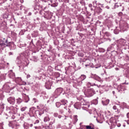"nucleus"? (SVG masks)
Masks as SVG:
<instances>
[{
	"mask_svg": "<svg viewBox=\"0 0 129 129\" xmlns=\"http://www.w3.org/2000/svg\"><path fill=\"white\" fill-rule=\"evenodd\" d=\"M88 85L90 86H95V90L93 88H87L84 91V94L87 97H91L95 94V91L97 92H98V90L101 85H99V86L95 84V83H91L90 82L88 83Z\"/></svg>",
	"mask_w": 129,
	"mask_h": 129,
	"instance_id": "f257e3e1",
	"label": "nucleus"
},
{
	"mask_svg": "<svg viewBox=\"0 0 129 129\" xmlns=\"http://www.w3.org/2000/svg\"><path fill=\"white\" fill-rule=\"evenodd\" d=\"M118 48L120 49V48H123L124 50H126L127 48H128V45H127V43H126V40L124 39H120L117 41V45Z\"/></svg>",
	"mask_w": 129,
	"mask_h": 129,
	"instance_id": "f03ea898",
	"label": "nucleus"
},
{
	"mask_svg": "<svg viewBox=\"0 0 129 129\" xmlns=\"http://www.w3.org/2000/svg\"><path fill=\"white\" fill-rule=\"evenodd\" d=\"M124 84L128 85V83L125 82L117 86V90L118 91V92H119V93H125L126 89L125 88V86H124Z\"/></svg>",
	"mask_w": 129,
	"mask_h": 129,
	"instance_id": "7ed1b4c3",
	"label": "nucleus"
},
{
	"mask_svg": "<svg viewBox=\"0 0 129 129\" xmlns=\"http://www.w3.org/2000/svg\"><path fill=\"white\" fill-rule=\"evenodd\" d=\"M15 87H16V85H15V84L8 82L3 86V89L4 90H12V89H14Z\"/></svg>",
	"mask_w": 129,
	"mask_h": 129,
	"instance_id": "20e7f679",
	"label": "nucleus"
},
{
	"mask_svg": "<svg viewBox=\"0 0 129 129\" xmlns=\"http://www.w3.org/2000/svg\"><path fill=\"white\" fill-rule=\"evenodd\" d=\"M109 125H111V128H114L115 126H116V124H117V122L116 121V119L114 117H111L109 120Z\"/></svg>",
	"mask_w": 129,
	"mask_h": 129,
	"instance_id": "39448f33",
	"label": "nucleus"
},
{
	"mask_svg": "<svg viewBox=\"0 0 129 129\" xmlns=\"http://www.w3.org/2000/svg\"><path fill=\"white\" fill-rule=\"evenodd\" d=\"M9 46H10V43L7 39L5 40V41L0 40V49H4V48L9 47Z\"/></svg>",
	"mask_w": 129,
	"mask_h": 129,
	"instance_id": "423d86ee",
	"label": "nucleus"
},
{
	"mask_svg": "<svg viewBox=\"0 0 129 129\" xmlns=\"http://www.w3.org/2000/svg\"><path fill=\"white\" fill-rule=\"evenodd\" d=\"M9 125L12 128L19 129V127H20V124H18L16 121L10 122Z\"/></svg>",
	"mask_w": 129,
	"mask_h": 129,
	"instance_id": "0eeeda50",
	"label": "nucleus"
},
{
	"mask_svg": "<svg viewBox=\"0 0 129 129\" xmlns=\"http://www.w3.org/2000/svg\"><path fill=\"white\" fill-rule=\"evenodd\" d=\"M120 31L122 32H125L127 31L128 29V25L126 22H124L122 24H120Z\"/></svg>",
	"mask_w": 129,
	"mask_h": 129,
	"instance_id": "6e6552de",
	"label": "nucleus"
},
{
	"mask_svg": "<svg viewBox=\"0 0 129 129\" xmlns=\"http://www.w3.org/2000/svg\"><path fill=\"white\" fill-rule=\"evenodd\" d=\"M63 92V88H58L56 89L54 92V97L55 98H57L61 93Z\"/></svg>",
	"mask_w": 129,
	"mask_h": 129,
	"instance_id": "1a4fd4ad",
	"label": "nucleus"
},
{
	"mask_svg": "<svg viewBox=\"0 0 129 129\" xmlns=\"http://www.w3.org/2000/svg\"><path fill=\"white\" fill-rule=\"evenodd\" d=\"M85 79H86V76L85 75H82L77 81L78 85H82V81L85 80Z\"/></svg>",
	"mask_w": 129,
	"mask_h": 129,
	"instance_id": "9d476101",
	"label": "nucleus"
},
{
	"mask_svg": "<svg viewBox=\"0 0 129 129\" xmlns=\"http://www.w3.org/2000/svg\"><path fill=\"white\" fill-rule=\"evenodd\" d=\"M36 112V108L33 107L30 108L28 114L31 117L35 116V113Z\"/></svg>",
	"mask_w": 129,
	"mask_h": 129,
	"instance_id": "9b49d317",
	"label": "nucleus"
},
{
	"mask_svg": "<svg viewBox=\"0 0 129 129\" xmlns=\"http://www.w3.org/2000/svg\"><path fill=\"white\" fill-rule=\"evenodd\" d=\"M52 13L50 12H45L44 13V17L45 19H47V20H50V19H52Z\"/></svg>",
	"mask_w": 129,
	"mask_h": 129,
	"instance_id": "f8f14e48",
	"label": "nucleus"
},
{
	"mask_svg": "<svg viewBox=\"0 0 129 129\" xmlns=\"http://www.w3.org/2000/svg\"><path fill=\"white\" fill-rule=\"evenodd\" d=\"M9 113H12L13 114H16L17 112H18V110L16 109V107H14L13 106H11L9 108Z\"/></svg>",
	"mask_w": 129,
	"mask_h": 129,
	"instance_id": "ddd939ff",
	"label": "nucleus"
},
{
	"mask_svg": "<svg viewBox=\"0 0 129 129\" xmlns=\"http://www.w3.org/2000/svg\"><path fill=\"white\" fill-rule=\"evenodd\" d=\"M96 120L99 123H102L104 121V117H103V115H101L97 117Z\"/></svg>",
	"mask_w": 129,
	"mask_h": 129,
	"instance_id": "4468645a",
	"label": "nucleus"
},
{
	"mask_svg": "<svg viewBox=\"0 0 129 129\" xmlns=\"http://www.w3.org/2000/svg\"><path fill=\"white\" fill-rule=\"evenodd\" d=\"M91 77L97 81H99L100 82L101 81V78H100L99 76L96 75V74H91Z\"/></svg>",
	"mask_w": 129,
	"mask_h": 129,
	"instance_id": "2eb2a0df",
	"label": "nucleus"
},
{
	"mask_svg": "<svg viewBox=\"0 0 129 129\" xmlns=\"http://www.w3.org/2000/svg\"><path fill=\"white\" fill-rule=\"evenodd\" d=\"M52 86V81H48L45 83V88L46 89H51Z\"/></svg>",
	"mask_w": 129,
	"mask_h": 129,
	"instance_id": "dca6fc26",
	"label": "nucleus"
},
{
	"mask_svg": "<svg viewBox=\"0 0 129 129\" xmlns=\"http://www.w3.org/2000/svg\"><path fill=\"white\" fill-rule=\"evenodd\" d=\"M8 101L9 103L10 104H12V105H14L15 104V97H10L8 98Z\"/></svg>",
	"mask_w": 129,
	"mask_h": 129,
	"instance_id": "f3484780",
	"label": "nucleus"
},
{
	"mask_svg": "<svg viewBox=\"0 0 129 129\" xmlns=\"http://www.w3.org/2000/svg\"><path fill=\"white\" fill-rule=\"evenodd\" d=\"M60 101L62 103V106H64L63 108L66 109V108H67V104L68 103V101L65 99H62Z\"/></svg>",
	"mask_w": 129,
	"mask_h": 129,
	"instance_id": "a211bd4d",
	"label": "nucleus"
},
{
	"mask_svg": "<svg viewBox=\"0 0 129 129\" xmlns=\"http://www.w3.org/2000/svg\"><path fill=\"white\" fill-rule=\"evenodd\" d=\"M81 105H82V104L79 102H78L74 105V106L75 108H76L77 109H80Z\"/></svg>",
	"mask_w": 129,
	"mask_h": 129,
	"instance_id": "6ab92c4d",
	"label": "nucleus"
},
{
	"mask_svg": "<svg viewBox=\"0 0 129 129\" xmlns=\"http://www.w3.org/2000/svg\"><path fill=\"white\" fill-rule=\"evenodd\" d=\"M43 113H44V110H41V111L35 110V114L36 115H39V116H41V115H42Z\"/></svg>",
	"mask_w": 129,
	"mask_h": 129,
	"instance_id": "aec40b11",
	"label": "nucleus"
},
{
	"mask_svg": "<svg viewBox=\"0 0 129 129\" xmlns=\"http://www.w3.org/2000/svg\"><path fill=\"white\" fill-rule=\"evenodd\" d=\"M15 82L17 84H19V85H23V84L21 83L22 82V79H21V78H16L15 79Z\"/></svg>",
	"mask_w": 129,
	"mask_h": 129,
	"instance_id": "412c9836",
	"label": "nucleus"
},
{
	"mask_svg": "<svg viewBox=\"0 0 129 129\" xmlns=\"http://www.w3.org/2000/svg\"><path fill=\"white\" fill-rule=\"evenodd\" d=\"M9 76L10 78H12V79H15V78H16L15 74L14 73V72H13V71H10L9 72Z\"/></svg>",
	"mask_w": 129,
	"mask_h": 129,
	"instance_id": "4be33fe9",
	"label": "nucleus"
},
{
	"mask_svg": "<svg viewBox=\"0 0 129 129\" xmlns=\"http://www.w3.org/2000/svg\"><path fill=\"white\" fill-rule=\"evenodd\" d=\"M23 98L25 100V102H29V100H30V98H29V96H27L26 94H23Z\"/></svg>",
	"mask_w": 129,
	"mask_h": 129,
	"instance_id": "5701e85b",
	"label": "nucleus"
},
{
	"mask_svg": "<svg viewBox=\"0 0 129 129\" xmlns=\"http://www.w3.org/2000/svg\"><path fill=\"white\" fill-rule=\"evenodd\" d=\"M5 97V95H4V91L2 90H0V100H3Z\"/></svg>",
	"mask_w": 129,
	"mask_h": 129,
	"instance_id": "b1692460",
	"label": "nucleus"
},
{
	"mask_svg": "<svg viewBox=\"0 0 129 129\" xmlns=\"http://www.w3.org/2000/svg\"><path fill=\"white\" fill-rule=\"evenodd\" d=\"M102 103L104 105H107V104H108V103H109V100L107 99L105 101H102Z\"/></svg>",
	"mask_w": 129,
	"mask_h": 129,
	"instance_id": "393cba45",
	"label": "nucleus"
},
{
	"mask_svg": "<svg viewBox=\"0 0 129 129\" xmlns=\"http://www.w3.org/2000/svg\"><path fill=\"white\" fill-rule=\"evenodd\" d=\"M23 126L25 129H29V127H30V124L25 123L24 124Z\"/></svg>",
	"mask_w": 129,
	"mask_h": 129,
	"instance_id": "a878e982",
	"label": "nucleus"
},
{
	"mask_svg": "<svg viewBox=\"0 0 129 129\" xmlns=\"http://www.w3.org/2000/svg\"><path fill=\"white\" fill-rule=\"evenodd\" d=\"M4 108H5V105L4 104L0 105V112H3L4 111Z\"/></svg>",
	"mask_w": 129,
	"mask_h": 129,
	"instance_id": "bb28decb",
	"label": "nucleus"
},
{
	"mask_svg": "<svg viewBox=\"0 0 129 129\" xmlns=\"http://www.w3.org/2000/svg\"><path fill=\"white\" fill-rule=\"evenodd\" d=\"M3 19H8L9 18V13H8V12L5 13L3 14Z\"/></svg>",
	"mask_w": 129,
	"mask_h": 129,
	"instance_id": "cd10ccee",
	"label": "nucleus"
},
{
	"mask_svg": "<svg viewBox=\"0 0 129 129\" xmlns=\"http://www.w3.org/2000/svg\"><path fill=\"white\" fill-rule=\"evenodd\" d=\"M22 101L23 100L20 98H19L17 99H16V102L17 104H20L21 103H22Z\"/></svg>",
	"mask_w": 129,
	"mask_h": 129,
	"instance_id": "c85d7f7f",
	"label": "nucleus"
},
{
	"mask_svg": "<svg viewBox=\"0 0 129 129\" xmlns=\"http://www.w3.org/2000/svg\"><path fill=\"white\" fill-rule=\"evenodd\" d=\"M53 116H54V117H58V118H61V117H62L61 115H59L57 113H54L53 114Z\"/></svg>",
	"mask_w": 129,
	"mask_h": 129,
	"instance_id": "c756f323",
	"label": "nucleus"
},
{
	"mask_svg": "<svg viewBox=\"0 0 129 129\" xmlns=\"http://www.w3.org/2000/svg\"><path fill=\"white\" fill-rule=\"evenodd\" d=\"M119 7H121V4L120 3H115V5H114L115 9L119 8Z\"/></svg>",
	"mask_w": 129,
	"mask_h": 129,
	"instance_id": "7c9ffc66",
	"label": "nucleus"
},
{
	"mask_svg": "<svg viewBox=\"0 0 129 129\" xmlns=\"http://www.w3.org/2000/svg\"><path fill=\"white\" fill-rule=\"evenodd\" d=\"M116 29H114V34H116V35H117V34H118L119 33V32H120V30L117 29V27H116Z\"/></svg>",
	"mask_w": 129,
	"mask_h": 129,
	"instance_id": "2f4dec72",
	"label": "nucleus"
},
{
	"mask_svg": "<svg viewBox=\"0 0 129 129\" xmlns=\"http://www.w3.org/2000/svg\"><path fill=\"white\" fill-rule=\"evenodd\" d=\"M113 109L114 110H116V111H115L116 112H118V113L119 112H120L119 110H118V109H117V107H116V106L114 105V106H113Z\"/></svg>",
	"mask_w": 129,
	"mask_h": 129,
	"instance_id": "473e14b6",
	"label": "nucleus"
},
{
	"mask_svg": "<svg viewBox=\"0 0 129 129\" xmlns=\"http://www.w3.org/2000/svg\"><path fill=\"white\" fill-rule=\"evenodd\" d=\"M51 121L50 122V124H53V123H55V118H51Z\"/></svg>",
	"mask_w": 129,
	"mask_h": 129,
	"instance_id": "72a5a7b5",
	"label": "nucleus"
},
{
	"mask_svg": "<svg viewBox=\"0 0 129 129\" xmlns=\"http://www.w3.org/2000/svg\"><path fill=\"white\" fill-rule=\"evenodd\" d=\"M93 103L95 104V105H96L98 103V100L97 99H95L93 101Z\"/></svg>",
	"mask_w": 129,
	"mask_h": 129,
	"instance_id": "f704fd0d",
	"label": "nucleus"
},
{
	"mask_svg": "<svg viewBox=\"0 0 129 129\" xmlns=\"http://www.w3.org/2000/svg\"><path fill=\"white\" fill-rule=\"evenodd\" d=\"M49 120H50V118H49V117L46 116L44 117V121L47 122V121H49Z\"/></svg>",
	"mask_w": 129,
	"mask_h": 129,
	"instance_id": "c9c22d12",
	"label": "nucleus"
},
{
	"mask_svg": "<svg viewBox=\"0 0 129 129\" xmlns=\"http://www.w3.org/2000/svg\"><path fill=\"white\" fill-rule=\"evenodd\" d=\"M55 105H56V107H60V106H61V105H62V104H61V103H60L59 102H57L55 103Z\"/></svg>",
	"mask_w": 129,
	"mask_h": 129,
	"instance_id": "e433bc0d",
	"label": "nucleus"
},
{
	"mask_svg": "<svg viewBox=\"0 0 129 129\" xmlns=\"http://www.w3.org/2000/svg\"><path fill=\"white\" fill-rule=\"evenodd\" d=\"M99 51L101 53H103L104 52H105V49H104L103 48H99Z\"/></svg>",
	"mask_w": 129,
	"mask_h": 129,
	"instance_id": "4c0bfd02",
	"label": "nucleus"
},
{
	"mask_svg": "<svg viewBox=\"0 0 129 129\" xmlns=\"http://www.w3.org/2000/svg\"><path fill=\"white\" fill-rule=\"evenodd\" d=\"M27 108H28V107H23L21 108V111H25L26 110V109H27Z\"/></svg>",
	"mask_w": 129,
	"mask_h": 129,
	"instance_id": "58836bf2",
	"label": "nucleus"
},
{
	"mask_svg": "<svg viewBox=\"0 0 129 129\" xmlns=\"http://www.w3.org/2000/svg\"><path fill=\"white\" fill-rule=\"evenodd\" d=\"M85 126L86 129H94V128L92 127L89 125H86Z\"/></svg>",
	"mask_w": 129,
	"mask_h": 129,
	"instance_id": "ea45409f",
	"label": "nucleus"
},
{
	"mask_svg": "<svg viewBox=\"0 0 129 129\" xmlns=\"http://www.w3.org/2000/svg\"><path fill=\"white\" fill-rule=\"evenodd\" d=\"M124 107H125V108H129V106L126 105V104L125 103H123Z\"/></svg>",
	"mask_w": 129,
	"mask_h": 129,
	"instance_id": "a19ab883",
	"label": "nucleus"
},
{
	"mask_svg": "<svg viewBox=\"0 0 129 129\" xmlns=\"http://www.w3.org/2000/svg\"><path fill=\"white\" fill-rule=\"evenodd\" d=\"M89 126L92 127L93 128H94V125L92 123H90Z\"/></svg>",
	"mask_w": 129,
	"mask_h": 129,
	"instance_id": "79ce46f5",
	"label": "nucleus"
},
{
	"mask_svg": "<svg viewBox=\"0 0 129 129\" xmlns=\"http://www.w3.org/2000/svg\"><path fill=\"white\" fill-rule=\"evenodd\" d=\"M5 2H7V0H0V5L1 4H4Z\"/></svg>",
	"mask_w": 129,
	"mask_h": 129,
	"instance_id": "37998d69",
	"label": "nucleus"
},
{
	"mask_svg": "<svg viewBox=\"0 0 129 129\" xmlns=\"http://www.w3.org/2000/svg\"><path fill=\"white\" fill-rule=\"evenodd\" d=\"M105 35L107 37H109L110 36V33H109V32H106Z\"/></svg>",
	"mask_w": 129,
	"mask_h": 129,
	"instance_id": "c03bdc74",
	"label": "nucleus"
},
{
	"mask_svg": "<svg viewBox=\"0 0 129 129\" xmlns=\"http://www.w3.org/2000/svg\"><path fill=\"white\" fill-rule=\"evenodd\" d=\"M0 129H4V127H3L2 123H0Z\"/></svg>",
	"mask_w": 129,
	"mask_h": 129,
	"instance_id": "a18cd8bd",
	"label": "nucleus"
},
{
	"mask_svg": "<svg viewBox=\"0 0 129 129\" xmlns=\"http://www.w3.org/2000/svg\"><path fill=\"white\" fill-rule=\"evenodd\" d=\"M39 122H40V120H36L35 122H34V124H35V123H39Z\"/></svg>",
	"mask_w": 129,
	"mask_h": 129,
	"instance_id": "49530a36",
	"label": "nucleus"
},
{
	"mask_svg": "<svg viewBox=\"0 0 129 129\" xmlns=\"http://www.w3.org/2000/svg\"><path fill=\"white\" fill-rule=\"evenodd\" d=\"M62 129H68V128L66 126H63Z\"/></svg>",
	"mask_w": 129,
	"mask_h": 129,
	"instance_id": "de8ad7c7",
	"label": "nucleus"
},
{
	"mask_svg": "<svg viewBox=\"0 0 129 129\" xmlns=\"http://www.w3.org/2000/svg\"><path fill=\"white\" fill-rule=\"evenodd\" d=\"M33 101H34V102H35V103L37 102V99L33 98Z\"/></svg>",
	"mask_w": 129,
	"mask_h": 129,
	"instance_id": "09e8293b",
	"label": "nucleus"
},
{
	"mask_svg": "<svg viewBox=\"0 0 129 129\" xmlns=\"http://www.w3.org/2000/svg\"><path fill=\"white\" fill-rule=\"evenodd\" d=\"M116 125H117V126L118 127H120V123H118V124H116Z\"/></svg>",
	"mask_w": 129,
	"mask_h": 129,
	"instance_id": "8fccbe9b",
	"label": "nucleus"
},
{
	"mask_svg": "<svg viewBox=\"0 0 129 129\" xmlns=\"http://www.w3.org/2000/svg\"><path fill=\"white\" fill-rule=\"evenodd\" d=\"M30 77H31V75H27V79H28V78H30Z\"/></svg>",
	"mask_w": 129,
	"mask_h": 129,
	"instance_id": "3c124183",
	"label": "nucleus"
},
{
	"mask_svg": "<svg viewBox=\"0 0 129 129\" xmlns=\"http://www.w3.org/2000/svg\"><path fill=\"white\" fill-rule=\"evenodd\" d=\"M11 55H13V52H10L9 53V56H11Z\"/></svg>",
	"mask_w": 129,
	"mask_h": 129,
	"instance_id": "603ef678",
	"label": "nucleus"
},
{
	"mask_svg": "<svg viewBox=\"0 0 129 129\" xmlns=\"http://www.w3.org/2000/svg\"><path fill=\"white\" fill-rule=\"evenodd\" d=\"M34 78H35V79H37V78L38 79H40V78L39 77H37V76H34Z\"/></svg>",
	"mask_w": 129,
	"mask_h": 129,
	"instance_id": "864d4df0",
	"label": "nucleus"
},
{
	"mask_svg": "<svg viewBox=\"0 0 129 129\" xmlns=\"http://www.w3.org/2000/svg\"><path fill=\"white\" fill-rule=\"evenodd\" d=\"M126 116H127V118H129V113H127Z\"/></svg>",
	"mask_w": 129,
	"mask_h": 129,
	"instance_id": "5fc2aeb1",
	"label": "nucleus"
},
{
	"mask_svg": "<svg viewBox=\"0 0 129 129\" xmlns=\"http://www.w3.org/2000/svg\"><path fill=\"white\" fill-rule=\"evenodd\" d=\"M89 8H91L92 7V4H89Z\"/></svg>",
	"mask_w": 129,
	"mask_h": 129,
	"instance_id": "6e6d98bb",
	"label": "nucleus"
},
{
	"mask_svg": "<svg viewBox=\"0 0 129 129\" xmlns=\"http://www.w3.org/2000/svg\"><path fill=\"white\" fill-rule=\"evenodd\" d=\"M29 126H30V127H32V126H33V124H29Z\"/></svg>",
	"mask_w": 129,
	"mask_h": 129,
	"instance_id": "4d7b16f0",
	"label": "nucleus"
},
{
	"mask_svg": "<svg viewBox=\"0 0 129 129\" xmlns=\"http://www.w3.org/2000/svg\"><path fill=\"white\" fill-rule=\"evenodd\" d=\"M78 119H77V117H75V121H77Z\"/></svg>",
	"mask_w": 129,
	"mask_h": 129,
	"instance_id": "13d9d810",
	"label": "nucleus"
},
{
	"mask_svg": "<svg viewBox=\"0 0 129 129\" xmlns=\"http://www.w3.org/2000/svg\"><path fill=\"white\" fill-rule=\"evenodd\" d=\"M60 112H61V113H63V110H60Z\"/></svg>",
	"mask_w": 129,
	"mask_h": 129,
	"instance_id": "bf43d9fd",
	"label": "nucleus"
},
{
	"mask_svg": "<svg viewBox=\"0 0 129 129\" xmlns=\"http://www.w3.org/2000/svg\"><path fill=\"white\" fill-rule=\"evenodd\" d=\"M115 93V92H114V91H112V94H113V95H114Z\"/></svg>",
	"mask_w": 129,
	"mask_h": 129,
	"instance_id": "052dcab7",
	"label": "nucleus"
},
{
	"mask_svg": "<svg viewBox=\"0 0 129 129\" xmlns=\"http://www.w3.org/2000/svg\"><path fill=\"white\" fill-rule=\"evenodd\" d=\"M127 124H129V120H128L127 121Z\"/></svg>",
	"mask_w": 129,
	"mask_h": 129,
	"instance_id": "680f3d73",
	"label": "nucleus"
},
{
	"mask_svg": "<svg viewBox=\"0 0 129 129\" xmlns=\"http://www.w3.org/2000/svg\"><path fill=\"white\" fill-rule=\"evenodd\" d=\"M29 16H31V15H32V13H29Z\"/></svg>",
	"mask_w": 129,
	"mask_h": 129,
	"instance_id": "e2e57ef3",
	"label": "nucleus"
},
{
	"mask_svg": "<svg viewBox=\"0 0 129 129\" xmlns=\"http://www.w3.org/2000/svg\"><path fill=\"white\" fill-rule=\"evenodd\" d=\"M123 126L124 127H125V124H123Z\"/></svg>",
	"mask_w": 129,
	"mask_h": 129,
	"instance_id": "0e129e2a",
	"label": "nucleus"
},
{
	"mask_svg": "<svg viewBox=\"0 0 129 129\" xmlns=\"http://www.w3.org/2000/svg\"><path fill=\"white\" fill-rule=\"evenodd\" d=\"M85 66H86V67H87V66H89V65H88V64H86Z\"/></svg>",
	"mask_w": 129,
	"mask_h": 129,
	"instance_id": "69168bd1",
	"label": "nucleus"
},
{
	"mask_svg": "<svg viewBox=\"0 0 129 129\" xmlns=\"http://www.w3.org/2000/svg\"><path fill=\"white\" fill-rule=\"evenodd\" d=\"M57 75H58V76H60V74H59V73H58Z\"/></svg>",
	"mask_w": 129,
	"mask_h": 129,
	"instance_id": "338daca9",
	"label": "nucleus"
},
{
	"mask_svg": "<svg viewBox=\"0 0 129 129\" xmlns=\"http://www.w3.org/2000/svg\"><path fill=\"white\" fill-rule=\"evenodd\" d=\"M123 10H124V8H123V7H122V11H123Z\"/></svg>",
	"mask_w": 129,
	"mask_h": 129,
	"instance_id": "774afa93",
	"label": "nucleus"
}]
</instances>
